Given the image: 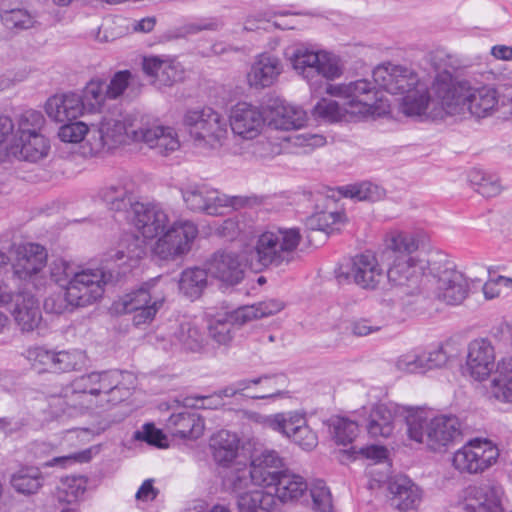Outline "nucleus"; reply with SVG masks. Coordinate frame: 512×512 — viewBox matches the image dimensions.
<instances>
[{
    "instance_id": "nucleus-1",
    "label": "nucleus",
    "mask_w": 512,
    "mask_h": 512,
    "mask_svg": "<svg viewBox=\"0 0 512 512\" xmlns=\"http://www.w3.org/2000/svg\"><path fill=\"white\" fill-rule=\"evenodd\" d=\"M141 142L161 155H168L180 147L174 128L162 126L149 116L130 113L122 119L104 118L92 127V148L95 151L114 149L128 141Z\"/></svg>"
},
{
    "instance_id": "nucleus-2",
    "label": "nucleus",
    "mask_w": 512,
    "mask_h": 512,
    "mask_svg": "<svg viewBox=\"0 0 512 512\" xmlns=\"http://www.w3.org/2000/svg\"><path fill=\"white\" fill-rule=\"evenodd\" d=\"M418 248L419 238L415 233L391 231L384 239L381 257L389 263L387 278L392 285L403 289L406 295L420 292L421 279L430 276L431 262L435 261L415 256Z\"/></svg>"
},
{
    "instance_id": "nucleus-3",
    "label": "nucleus",
    "mask_w": 512,
    "mask_h": 512,
    "mask_svg": "<svg viewBox=\"0 0 512 512\" xmlns=\"http://www.w3.org/2000/svg\"><path fill=\"white\" fill-rule=\"evenodd\" d=\"M432 91L446 114L468 112L476 118L490 116L498 106V92L490 85L474 87L469 80L458 79L448 71L434 78Z\"/></svg>"
},
{
    "instance_id": "nucleus-4",
    "label": "nucleus",
    "mask_w": 512,
    "mask_h": 512,
    "mask_svg": "<svg viewBox=\"0 0 512 512\" xmlns=\"http://www.w3.org/2000/svg\"><path fill=\"white\" fill-rule=\"evenodd\" d=\"M118 370L93 371L75 378L63 396L50 400L52 413H66L68 407L80 412L104 408L103 398L117 385Z\"/></svg>"
},
{
    "instance_id": "nucleus-5",
    "label": "nucleus",
    "mask_w": 512,
    "mask_h": 512,
    "mask_svg": "<svg viewBox=\"0 0 512 512\" xmlns=\"http://www.w3.org/2000/svg\"><path fill=\"white\" fill-rule=\"evenodd\" d=\"M301 241L298 228L269 226L256 238L254 260L263 268L288 266L299 259Z\"/></svg>"
},
{
    "instance_id": "nucleus-6",
    "label": "nucleus",
    "mask_w": 512,
    "mask_h": 512,
    "mask_svg": "<svg viewBox=\"0 0 512 512\" xmlns=\"http://www.w3.org/2000/svg\"><path fill=\"white\" fill-rule=\"evenodd\" d=\"M405 413L409 439L426 444L431 450L448 446L461 434V423L456 416L429 418L424 410L414 408L406 409Z\"/></svg>"
},
{
    "instance_id": "nucleus-7",
    "label": "nucleus",
    "mask_w": 512,
    "mask_h": 512,
    "mask_svg": "<svg viewBox=\"0 0 512 512\" xmlns=\"http://www.w3.org/2000/svg\"><path fill=\"white\" fill-rule=\"evenodd\" d=\"M377 86L374 80L361 78L348 83L327 84L326 93L343 99L349 115L367 117L386 111Z\"/></svg>"
},
{
    "instance_id": "nucleus-8",
    "label": "nucleus",
    "mask_w": 512,
    "mask_h": 512,
    "mask_svg": "<svg viewBox=\"0 0 512 512\" xmlns=\"http://www.w3.org/2000/svg\"><path fill=\"white\" fill-rule=\"evenodd\" d=\"M182 124L193 143L198 147H221L228 136L226 118L211 107H196L186 110Z\"/></svg>"
},
{
    "instance_id": "nucleus-9",
    "label": "nucleus",
    "mask_w": 512,
    "mask_h": 512,
    "mask_svg": "<svg viewBox=\"0 0 512 512\" xmlns=\"http://www.w3.org/2000/svg\"><path fill=\"white\" fill-rule=\"evenodd\" d=\"M285 55L292 68L310 85L318 84L322 78H339L343 73L339 58L325 51L296 46L288 49Z\"/></svg>"
},
{
    "instance_id": "nucleus-10",
    "label": "nucleus",
    "mask_w": 512,
    "mask_h": 512,
    "mask_svg": "<svg viewBox=\"0 0 512 512\" xmlns=\"http://www.w3.org/2000/svg\"><path fill=\"white\" fill-rule=\"evenodd\" d=\"M160 277L144 282L137 290L122 296L113 303V309L120 314L132 313L136 327L149 325L165 302V295L156 288Z\"/></svg>"
},
{
    "instance_id": "nucleus-11",
    "label": "nucleus",
    "mask_w": 512,
    "mask_h": 512,
    "mask_svg": "<svg viewBox=\"0 0 512 512\" xmlns=\"http://www.w3.org/2000/svg\"><path fill=\"white\" fill-rule=\"evenodd\" d=\"M182 198L190 210L208 215H220L223 213L222 209L227 207L238 210L262 203V199L256 195L229 196L205 185L187 186L182 189Z\"/></svg>"
},
{
    "instance_id": "nucleus-12",
    "label": "nucleus",
    "mask_w": 512,
    "mask_h": 512,
    "mask_svg": "<svg viewBox=\"0 0 512 512\" xmlns=\"http://www.w3.org/2000/svg\"><path fill=\"white\" fill-rule=\"evenodd\" d=\"M112 279V272L103 269L76 271L65 288V299L75 307L91 305L102 297L104 286Z\"/></svg>"
},
{
    "instance_id": "nucleus-13",
    "label": "nucleus",
    "mask_w": 512,
    "mask_h": 512,
    "mask_svg": "<svg viewBox=\"0 0 512 512\" xmlns=\"http://www.w3.org/2000/svg\"><path fill=\"white\" fill-rule=\"evenodd\" d=\"M430 276L435 282L436 297L446 304L459 305L467 297L468 280L452 263L438 260L431 262Z\"/></svg>"
},
{
    "instance_id": "nucleus-14",
    "label": "nucleus",
    "mask_w": 512,
    "mask_h": 512,
    "mask_svg": "<svg viewBox=\"0 0 512 512\" xmlns=\"http://www.w3.org/2000/svg\"><path fill=\"white\" fill-rule=\"evenodd\" d=\"M198 234L196 225L190 221L173 222L155 242L153 252L163 260H173L186 254Z\"/></svg>"
},
{
    "instance_id": "nucleus-15",
    "label": "nucleus",
    "mask_w": 512,
    "mask_h": 512,
    "mask_svg": "<svg viewBox=\"0 0 512 512\" xmlns=\"http://www.w3.org/2000/svg\"><path fill=\"white\" fill-rule=\"evenodd\" d=\"M266 425L291 439L303 450L311 451L318 445V436L307 425L304 414L298 412L277 413L267 417Z\"/></svg>"
},
{
    "instance_id": "nucleus-16",
    "label": "nucleus",
    "mask_w": 512,
    "mask_h": 512,
    "mask_svg": "<svg viewBox=\"0 0 512 512\" xmlns=\"http://www.w3.org/2000/svg\"><path fill=\"white\" fill-rule=\"evenodd\" d=\"M498 456L497 447L490 441L473 439L455 452L453 465L460 472L476 474L493 465Z\"/></svg>"
},
{
    "instance_id": "nucleus-17",
    "label": "nucleus",
    "mask_w": 512,
    "mask_h": 512,
    "mask_svg": "<svg viewBox=\"0 0 512 512\" xmlns=\"http://www.w3.org/2000/svg\"><path fill=\"white\" fill-rule=\"evenodd\" d=\"M375 83L380 89L392 95H404L421 82L418 73L404 65L390 62L378 65L372 73Z\"/></svg>"
},
{
    "instance_id": "nucleus-18",
    "label": "nucleus",
    "mask_w": 512,
    "mask_h": 512,
    "mask_svg": "<svg viewBox=\"0 0 512 512\" xmlns=\"http://www.w3.org/2000/svg\"><path fill=\"white\" fill-rule=\"evenodd\" d=\"M127 219L145 239L156 238L170 226L169 215L159 204L135 203Z\"/></svg>"
},
{
    "instance_id": "nucleus-19",
    "label": "nucleus",
    "mask_w": 512,
    "mask_h": 512,
    "mask_svg": "<svg viewBox=\"0 0 512 512\" xmlns=\"http://www.w3.org/2000/svg\"><path fill=\"white\" fill-rule=\"evenodd\" d=\"M266 119L260 107L239 102L230 109L229 125L232 133L243 140L257 138L265 127Z\"/></svg>"
},
{
    "instance_id": "nucleus-20",
    "label": "nucleus",
    "mask_w": 512,
    "mask_h": 512,
    "mask_svg": "<svg viewBox=\"0 0 512 512\" xmlns=\"http://www.w3.org/2000/svg\"><path fill=\"white\" fill-rule=\"evenodd\" d=\"M205 266L209 276L226 287L235 286L244 278L245 264L241 256L236 252L216 251L206 261Z\"/></svg>"
},
{
    "instance_id": "nucleus-21",
    "label": "nucleus",
    "mask_w": 512,
    "mask_h": 512,
    "mask_svg": "<svg viewBox=\"0 0 512 512\" xmlns=\"http://www.w3.org/2000/svg\"><path fill=\"white\" fill-rule=\"evenodd\" d=\"M249 464L257 487H272L284 470L283 458L272 449L255 451Z\"/></svg>"
},
{
    "instance_id": "nucleus-22",
    "label": "nucleus",
    "mask_w": 512,
    "mask_h": 512,
    "mask_svg": "<svg viewBox=\"0 0 512 512\" xmlns=\"http://www.w3.org/2000/svg\"><path fill=\"white\" fill-rule=\"evenodd\" d=\"M467 367L478 381L485 380L495 367V350L487 339H475L468 346Z\"/></svg>"
},
{
    "instance_id": "nucleus-23",
    "label": "nucleus",
    "mask_w": 512,
    "mask_h": 512,
    "mask_svg": "<svg viewBox=\"0 0 512 512\" xmlns=\"http://www.w3.org/2000/svg\"><path fill=\"white\" fill-rule=\"evenodd\" d=\"M46 262L47 252L43 246L36 243L19 245L13 264L14 273L20 279H30L44 268Z\"/></svg>"
},
{
    "instance_id": "nucleus-24",
    "label": "nucleus",
    "mask_w": 512,
    "mask_h": 512,
    "mask_svg": "<svg viewBox=\"0 0 512 512\" xmlns=\"http://www.w3.org/2000/svg\"><path fill=\"white\" fill-rule=\"evenodd\" d=\"M283 71L281 60L271 54L258 55L247 73L250 87L263 89L272 86Z\"/></svg>"
},
{
    "instance_id": "nucleus-25",
    "label": "nucleus",
    "mask_w": 512,
    "mask_h": 512,
    "mask_svg": "<svg viewBox=\"0 0 512 512\" xmlns=\"http://www.w3.org/2000/svg\"><path fill=\"white\" fill-rule=\"evenodd\" d=\"M348 275L354 282L366 289H374L383 279V269L376 256L371 252H364L352 259Z\"/></svg>"
},
{
    "instance_id": "nucleus-26",
    "label": "nucleus",
    "mask_w": 512,
    "mask_h": 512,
    "mask_svg": "<svg viewBox=\"0 0 512 512\" xmlns=\"http://www.w3.org/2000/svg\"><path fill=\"white\" fill-rule=\"evenodd\" d=\"M500 489L490 484L469 486L463 503L466 512H502Z\"/></svg>"
},
{
    "instance_id": "nucleus-27",
    "label": "nucleus",
    "mask_w": 512,
    "mask_h": 512,
    "mask_svg": "<svg viewBox=\"0 0 512 512\" xmlns=\"http://www.w3.org/2000/svg\"><path fill=\"white\" fill-rule=\"evenodd\" d=\"M45 111L51 120L64 123L81 116L84 104L81 96L76 93L56 94L46 101Z\"/></svg>"
},
{
    "instance_id": "nucleus-28",
    "label": "nucleus",
    "mask_w": 512,
    "mask_h": 512,
    "mask_svg": "<svg viewBox=\"0 0 512 512\" xmlns=\"http://www.w3.org/2000/svg\"><path fill=\"white\" fill-rule=\"evenodd\" d=\"M14 308L12 315L22 331L30 332L37 328L42 320L39 302L30 293L21 292L12 295Z\"/></svg>"
},
{
    "instance_id": "nucleus-29",
    "label": "nucleus",
    "mask_w": 512,
    "mask_h": 512,
    "mask_svg": "<svg viewBox=\"0 0 512 512\" xmlns=\"http://www.w3.org/2000/svg\"><path fill=\"white\" fill-rule=\"evenodd\" d=\"M100 198L108 209L116 212H128L135 203H139L135 196V185L125 179L107 185L100 191Z\"/></svg>"
},
{
    "instance_id": "nucleus-30",
    "label": "nucleus",
    "mask_w": 512,
    "mask_h": 512,
    "mask_svg": "<svg viewBox=\"0 0 512 512\" xmlns=\"http://www.w3.org/2000/svg\"><path fill=\"white\" fill-rule=\"evenodd\" d=\"M166 429L175 437L197 439L203 434L204 422L196 413L181 411L167 419Z\"/></svg>"
},
{
    "instance_id": "nucleus-31",
    "label": "nucleus",
    "mask_w": 512,
    "mask_h": 512,
    "mask_svg": "<svg viewBox=\"0 0 512 512\" xmlns=\"http://www.w3.org/2000/svg\"><path fill=\"white\" fill-rule=\"evenodd\" d=\"M50 144L43 135H31V137L12 138L10 151L20 160L37 162L48 155Z\"/></svg>"
},
{
    "instance_id": "nucleus-32",
    "label": "nucleus",
    "mask_w": 512,
    "mask_h": 512,
    "mask_svg": "<svg viewBox=\"0 0 512 512\" xmlns=\"http://www.w3.org/2000/svg\"><path fill=\"white\" fill-rule=\"evenodd\" d=\"M391 503L399 510L412 509L420 500L419 488L406 476H397L389 482Z\"/></svg>"
},
{
    "instance_id": "nucleus-33",
    "label": "nucleus",
    "mask_w": 512,
    "mask_h": 512,
    "mask_svg": "<svg viewBox=\"0 0 512 512\" xmlns=\"http://www.w3.org/2000/svg\"><path fill=\"white\" fill-rule=\"evenodd\" d=\"M306 121L307 113L301 107L286 102L275 103L272 106L271 124L276 129H299L305 125Z\"/></svg>"
},
{
    "instance_id": "nucleus-34",
    "label": "nucleus",
    "mask_w": 512,
    "mask_h": 512,
    "mask_svg": "<svg viewBox=\"0 0 512 512\" xmlns=\"http://www.w3.org/2000/svg\"><path fill=\"white\" fill-rule=\"evenodd\" d=\"M491 398L503 403L512 402V358H502L496 366V375L489 388Z\"/></svg>"
},
{
    "instance_id": "nucleus-35",
    "label": "nucleus",
    "mask_w": 512,
    "mask_h": 512,
    "mask_svg": "<svg viewBox=\"0 0 512 512\" xmlns=\"http://www.w3.org/2000/svg\"><path fill=\"white\" fill-rule=\"evenodd\" d=\"M145 255L144 240L135 235H127L118 248L109 253V261H113L118 267H134Z\"/></svg>"
},
{
    "instance_id": "nucleus-36",
    "label": "nucleus",
    "mask_w": 512,
    "mask_h": 512,
    "mask_svg": "<svg viewBox=\"0 0 512 512\" xmlns=\"http://www.w3.org/2000/svg\"><path fill=\"white\" fill-rule=\"evenodd\" d=\"M275 495L281 502H289L299 499L308 489L306 480L299 474L289 469H284L276 480Z\"/></svg>"
},
{
    "instance_id": "nucleus-37",
    "label": "nucleus",
    "mask_w": 512,
    "mask_h": 512,
    "mask_svg": "<svg viewBox=\"0 0 512 512\" xmlns=\"http://www.w3.org/2000/svg\"><path fill=\"white\" fill-rule=\"evenodd\" d=\"M210 446L215 461L226 466L234 461L238 455L239 438L235 433L221 430L211 438Z\"/></svg>"
},
{
    "instance_id": "nucleus-38",
    "label": "nucleus",
    "mask_w": 512,
    "mask_h": 512,
    "mask_svg": "<svg viewBox=\"0 0 512 512\" xmlns=\"http://www.w3.org/2000/svg\"><path fill=\"white\" fill-rule=\"evenodd\" d=\"M431 102L428 86L421 81L417 87L402 95L400 109L406 116H423Z\"/></svg>"
},
{
    "instance_id": "nucleus-39",
    "label": "nucleus",
    "mask_w": 512,
    "mask_h": 512,
    "mask_svg": "<svg viewBox=\"0 0 512 512\" xmlns=\"http://www.w3.org/2000/svg\"><path fill=\"white\" fill-rule=\"evenodd\" d=\"M239 512H269L275 504L274 495L252 489L236 496Z\"/></svg>"
},
{
    "instance_id": "nucleus-40",
    "label": "nucleus",
    "mask_w": 512,
    "mask_h": 512,
    "mask_svg": "<svg viewBox=\"0 0 512 512\" xmlns=\"http://www.w3.org/2000/svg\"><path fill=\"white\" fill-rule=\"evenodd\" d=\"M43 475L38 467H23L16 471L10 479L12 487L21 494L36 493L43 485Z\"/></svg>"
},
{
    "instance_id": "nucleus-41",
    "label": "nucleus",
    "mask_w": 512,
    "mask_h": 512,
    "mask_svg": "<svg viewBox=\"0 0 512 512\" xmlns=\"http://www.w3.org/2000/svg\"><path fill=\"white\" fill-rule=\"evenodd\" d=\"M250 464L237 462L226 478L228 489L236 496L257 487Z\"/></svg>"
},
{
    "instance_id": "nucleus-42",
    "label": "nucleus",
    "mask_w": 512,
    "mask_h": 512,
    "mask_svg": "<svg viewBox=\"0 0 512 512\" xmlns=\"http://www.w3.org/2000/svg\"><path fill=\"white\" fill-rule=\"evenodd\" d=\"M208 275L207 268L186 269L181 273L179 289L191 299L198 298L207 285Z\"/></svg>"
},
{
    "instance_id": "nucleus-43",
    "label": "nucleus",
    "mask_w": 512,
    "mask_h": 512,
    "mask_svg": "<svg viewBox=\"0 0 512 512\" xmlns=\"http://www.w3.org/2000/svg\"><path fill=\"white\" fill-rule=\"evenodd\" d=\"M367 430L372 437L387 438L393 433V415L385 405H378L372 410Z\"/></svg>"
},
{
    "instance_id": "nucleus-44",
    "label": "nucleus",
    "mask_w": 512,
    "mask_h": 512,
    "mask_svg": "<svg viewBox=\"0 0 512 512\" xmlns=\"http://www.w3.org/2000/svg\"><path fill=\"white\" fill-rule=\"evenodd\" d=\"M45 122L46 120L40 111L25 110L16 118L17 129H14L13 138L31 137L32 134L41 135Z\"/></svg>"
},
{
    "instance_id": "nucleus-45",
    "label": "nucleus",
    "mask_w": 512,
    "mask_h": 512,
    "mask_svg": "<svg viewBox=\"0 0 512 512\" xmlns=\"http://www.w3.org/2000/svg\"><path fill=\"white\" fill-rule=\"evenodd\" d=\"M327 424L330 434L335 442L339 445H347L352 443L359 432L358 424L348 418L341 416H332Z\"/></svg>"
},
{
    "instance_id": "nucleus-46",
    "label": "nucleus",
    "mask_w": 512,
    "mask_h": 512,
    "mask_svg": "<svg viewBox=\"0 0 512 512\" xmlns=\"http://www.w3.org/2000/svg\"><path fill=\"white\" fill-rule=\"evenodd\" d=\"M207 329L209 337L219 345L228 346L234 338L235 328L225 313L210 318Z\"/></svg>"
},
{
    "instance_id": "nucleus-47",
    "label": "nucleus",
    "mask_w": 512,
    "mask_h": 512,
    "mask_svg": "<svg viewBox=\"0 0 512 512\" xmlns=\"http://www.w3.org/2000/svg\"><path fill=\"white\" fill-rule=\"evenodd\" d=\"M258 379H263L259 383L263 392L251 395L252 399H275L288 393L286 390L288 379L284 374L264 375Z\"/></svg>"
},
{
    "instance_id": "nucleus-48",
    "label": "nucleus",
    "mask_w": 512,
    "mask_h": 512,
    "mask_svg": "<svg viewBox=\"0 0 512 512\" xmlns=\"http://www.w3.org/2000/svg\"><path fill=\"white\" fill-rule=\"evenodd\" d=\"M85 362L82 351H54L50 373H67L80 369Z\"/></svg>"
},
{
    "instance_id": "nucleus-49",
    "label": "nucleus",
    "mask_w": 512,
    "mask_h": 512,
    "mask_svg": "<svg viewBox=\"0 0 512 512\" xmlns=\"http://www.w3.org/2000/svg\"><path fill=\"white\" fill-rule=\"evenodd\" d=\"M87 488V479L83 476L67 477L58 487L57 498L60 502L72 504L81 499Z\"/></svg>"
},
{
    "instance_id": "nucleus-50",
    "label": "nucleus",
    "mask_w": 512,
    "mask_h": 512,
    "mask_svg": "<svg viewBox=\"0 0 512 512\" xmlns=\"http://www.w3.org/2000/svg\"><path fill=\"white\" fill-rule=\"evenodd\" d=\"M175 336L185 349L192 352H199L205 344L204 333L192 322L181 323Z\"/></svg>"
},
{
    "instance_id": "nucleus-51",
    "label": "nucleus",
    "mask_w": 512,
    "mask_h": 512,
    "mask_svg": "<svg viewBox=\"0 0 512 512\" xmlns=\"http://www.w3.org/2000/svg\"><path fill=\"white\" fill-rule=\"evenodd\" d=\"M345 222V214L340 211H321L309 218L308 224L312 229L330 234L338 231Z\"/></svg>"
},
{
    "instance_id": "nucleus-52",
    "label": "nucleus",
    "mask_w": 512,
    "mask_h": 512,
    "mask_svg": "<svg viewBox=\"0 0 512 512\" xmlns=\"http://www.w3.org/2000/svg\"><path fill=\"white\" fill-rule=\"evenodd\" d=\"M345 197L358 201L376 202L384 197V190L371 182L348 185L342 189Z\"/></svg>"
},
{
    "instance_id": "nucleus-53",
    "label": "nucleus",
    "mask_w": 512,
    "mask_h": 512,
    "mask_svg": "<svg viewBox=\"0 0 512 512\" xmlns=\"http://www.w3.org/2000/svg\"><path fill=\"white\" fill-rule=\"evenodd\" d=\"M1 21L9 29H29L34 27L36 16L23 8L2 11Z\"/></svg>"
},
{
    "instance_id": "nucleus-54",
    "label": "nucleus",
    "mask_w": 512,
    "mask_h": 512,
    "mask_svg": "<svg viewBox=\"0 0 512 512\" xmlns=\"http://www.w3.org/2000/svg\"><path fill=\"white\" fill-rule=\"evenodd\" d=\"M313 114L331 122L341 121L346 115H349L344 100L340 105L337 101L330 99H321L313 108Z\"/></svg>"
},
{
    "instance_id": "nucleus-55",
    "label": "nucleus",
    "mask_w": 512,
    "mask_h": 512,
    "mask_svg": "<svg viewBox=\"0 0 512 512\" xmlns=\"http://www.w3.org/2000/svg\"><path fill=\"white\" fill-rule=\"evenodd\" d=\"M24 357L31 364L32 368L39 373L51 371L53 363L54 351L43 346L29 347L24 352Z\"/></svg>"
},
{
    "instance_id": "nucleus-56",
    "label": "nucleus",
    "mask_w": 512,
    "mask_h": 512,
    "mask_svg": "<svg viewBox=\"0 0 512 512\" xmlns=\"http://www.w3.org/2000/svg\"><path fill=\"white\" fill-rule=\"evenodd\" d=\"M81 98L84 106H89L91 110L99 109L108 98L106 82L102 79L91 80L84 88Z\"/></svg>"
},
{
    "instance_id": "nucleus-57",
    "label": "nucleus",
    "mask_w": 512,
    "mask_h": 512,
    "mask_svg": "<svg viewBox=\"0 0 512 512\" xmlns=\"http://www.w3.org/2000/svg\"><path fill=\"white\" fill-rule=\"evenodd\" d=\"M310 494L315 512H332V495L323 480L317 479L311 483Z\"/></svg>"
},
{
    "instance_id": "nucleus-58",
    "label": "nucleus",
    "mask_w": 512,
    "mask_h": 512,
    "mask_svg": "<svg viewBox=\"0 0 512 512\" xmlns=\"http://www.w3.org/2000/svg\"><path fill=\"white\" fill-rule=\"evenodd\" d=\"M395 367L398 371L408 374L424 373V355L418 350H410L401 354L395 360Z\"/></svg>"
},
{
    "instance_id": "nucleus-59",
    "label": "nucleus",
    "mask_w": 512,
    "mask_h": 512,
    "mask_svg": "<svg viewBox=\"0 0 512 512\" xmlns=\"http://www.w3.org/2000/svg\"><path fill=\"white\" fill-rule=\"evenodd\" d=\"M67 122L68 123L62 125L58 131V137L61 141L78 143L82 141L87 134L92 137V128L89 129L84 122H73V120ZM90 141L92 142V139Z\"/></svg>"
},
{
    "instance_id": "nucleus-60",
    "label": "nucleus",
    "mask_w": 512,
    "mask_h": 512,
    "mask_svg": "<svg viewBox=\"0 0 512 512\" xmlns=\"http://www.w3.org/2000/svg\"><path fill=\"white\" fill-rule=\"evenodd\" d=\"M447 347V345L441 344L427 352H423L425 372L447 367L451 360V354Z\"/></svg>"
},
{
    "instance_id": "nucleus-61",
    "label": "nucleus",
    "mask_w": 512,
    "mask_h": 512,
    "mask_svg": "<svg viewBox=\"0 0 512 512\" xmlns=\"http://www.w3.org/2000/svg\"><path fill=\"white\" fill-rule=\"evenodd\" d=\"M50 277L59 286L66 288L68 282L77 271L74 266L63 259L54 260L50 266Z\"/></svg>"
},
{
    "instance_id": "nucleus-62",
    "label": "nucleus",
    "mask_w": 512,
    "mask_h": 512,
    "mask_svg": "<svg viewBox=\"0 0 512 512\" xmlns=\"http://www.w3.org/2000/svg\"><path fill=\"white\" fill-rule=\"evenodd\" d=\"M134 439L138 441H144L149 445H154L159 448L167 446L164 443L166 440L165 435L161 430L157 429L153 423L144 424L141 430H137L134 433Z\"/></svg>"
},
{
    "instance_id": "nucleus-63",
    "label": "nucleus",
    "mask_w": 512,
    "mask_h": 512,
    "mask_svg": "<svg viewBox=\"0 0 512 512\" xmlns=\"http://www.w3.org/2000/svg\"><path fill=\"white\" fill-rule=\"evenodd\" d=\"M183 78V69L181 65L174 61L165 59L162 63L158 82L162 85L169 86Z\"/></svg>"
},
{
    "instance_id": "nucleus-64",
    "label": "nucleus",
    "mask_w": 512,
    "mask_h": 512,
    "mask_svg": "<svg viewBox=\"0 0 512 512\" xmlns=\"http://www.w3.org/2000/svg\"><path fill=\"white\" fill-rule=\"evenodd\" d=\"M349 330L356 337H364L377 333L381 330L382 325L370 318L359 317L349 322Z\"/></svg>"
}]
</instances>
